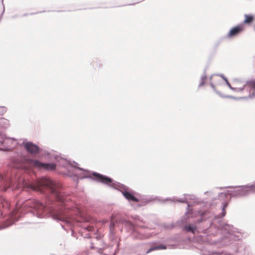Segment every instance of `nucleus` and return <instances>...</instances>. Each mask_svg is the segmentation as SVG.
Wrapping results in <instances>:
<instances>
[{"label":"nucleus","mask_w":255,"mask_h":255,"mask_svg":"<svg viewBox=\"0 0 255 255\" xmlns=\"http://www.w3.org/2000/svg\"><path fill=\"white\" fill-rule=\"evenodd\" d=\"M60 187V185L58 183L49 178L43 177L37 181L36 184L33 186L32 188L35 190H40L42 188H48L51 190L52 193L57 196Z\"/></svg>","instance_id":"nucleus-1"},{"label":"nucleus","mask_w":255,"mask_h":255,"mask_svg":"<svg viewBox=\"0 0 255 255\" xmlns=\"http://www.w3.org/2000/svg\"><path fill=\"white\" fill-rule=\"evenodd\" d=\"M31 163L34 166L40 169L54 170L56 167V165L54 163H43L36 160H31Z\"/></svg>","instance_id":"nucleus-2"},{"label":"nucleus","mask_w":255,"mask_h":255,"mask_svg":"<svg viewBox=\"0 0 255 255\" xmlns=\"http://www.w3.org/2000/svg\"><path fill=\"white\" fill-rule=\"evenodd\" d=\"M245 29V27L243 24H239L233 27L228 34V37L232 38L238 35Z\"/></svg>","instance_id":"nucleus-3"},{"label":"nucleus","mask_w":255,"mask_h":255,"mask_svg":"<svg viewBox=\"0 0 255 255\" xmlns=\"http://www.w3.org/2000/svg\"><path fill=\"white\" fill-rule=\"evenodd\" d=\"M93 175L96 177V179L98 181H100L103 183L109 184V183H111L112 181V179H111L106 176L101 175L100 174L95 173H94Z\"/></svg>","instance_id":"nucleus-4"},{"label":"nucleus","mask_w":255,"mask_h":255,"mask_svg":"<svg viewBox=\"0 0 255 255\" xmlns=\"http://www.w3.org/2000/svg\"><path fill=\"white\" fill-rule=\"evenodd\" d=\"M24 147L28 152L31 153H38L39 151L38 147L31 142L26 143L24 145Z\"/></svg>","instance_id":"nucleus-5"},{"label":"nucleus","mask_w":255,"mask_h":255,"mask_svg":"<svg viewBox=\"0 0 255 255\" xmlns=\"http://www.w3.org/2000/svg\"><path fill=\"white\" fill-rule=\"evenodd\" d=\"M30 204H31V205H30V206L31 208L36 209H43L44 208V206L42 205V204L37 200L28 201L27 205Z\"/></svg>","instance_id":"nucleus-6"},{"label":"nucleus","mask_w":255,"mask_h":255,"mask_svg":"<svg viewBox=\"0 0 255 255\" xmlns=\"http://www.w3.org/2000/svg\"><path fill=\"white\" fill-rule=\"evenodd\" d=\"M123 194L125 197L128 201L134 202H138L139 201L138 199L129 192L124 191L123 192Z\"/></svg>","instance_id":"nucleus-7"},{"label":"nucleus","mask_w":255,"mask_h":255,"mask_svg":"<svg viewBox=\"0 0 255 255\" xmlns=\"http://www.w3.org/2000/svg\"><path fill=\"white\" fill-rule=\"evenodd\" d=\"M244 24H251L255 19V16L253 14H245Z\"/></svg>","instance_id":"nucleus-8"},{"label":"nucleus","mask_w":255,"mask_h":255,"mask_svg":"<svg viewBox=\"0 0 255 255\" xmlns=\"http://www.w3.org/2000/svg\"><path fill=\"white\" fill-rule=\"evenodd\" d=\"M242 191L244 192H246L247 193L250 192H255V183L249 187H243L242 189Z\"/></svg>","instance_id":"nucleus-9"},{"label":"nucleus","mask_w":255,"mask_h":255,"mask_svg":"<svg viewBox=\"0 0 255 255\" xmlns=\"http://www.w3.org/2000/svg\"><path fill=\"white\" fill-rule=\"evenodd\" d=\"M166 249V247L165 246H163V245L157 246H156V247H153V248H151L149 249L147 251L146 254H148V253L151 252V251H154V250H161V249Z\"/></svg>","instance_id":"nucleus-10"},{"label":"nucleus","mask_w":255,"mask_h":255,"mask_svg":"<svg viewBox=\"0 0 255 255\" xmlns=\"http://www.w3.org/2000/svg\"><path fill=\"white\" fill-rule=\"evenodd\" d=\"M185 229L186 231L188 232H191L192 233H194V232L196 229V227L195 225H189L186 226L185 227Z\"/></svg>","instance_id":"nucleus-11"},{"label":"nucleus","mask_w":255,"mask_h":255,"mask_svg":"<svg viewBox=\"0 0 255 255\" xmlns=\"http://www.w3.org/2000/svg\"><path fill=\"white\" fill-rule=\"evenodd\" d=\"M14 142V140L10 138H6L4 139L2 142V144H8L9 143H12Z\"/></svg>","instance_id":"nucleus-12"},{"label":"nucleus","mask_w":255,"mask_h":255,"mask_svg":"<svg viewBox=\"0 0 255 255\" xmlns=\"http://www.w3.org/2000/svg\"><path fill=\"white\" fill-rule=\"evenodd\" d=\"M248 85L250 88L255 89V80L250 81Z\"/></svg>","instance_id":"nucleus-13"},{"label":"nucleus","mask_w":255,"mask_h":255,"mask_svg":"<svg viewBox=\"0 0 255 255\" xmlns=\"http://www.w3.org/2000/svg\"><path fill=\"white\" fill-rule=\"evenodd\" d=\"M85 229L88 231H92L93 230L94 227L93 226H89L86 227Z\"/></svg>","instance_id":"nucleus-14"},{"label":"nucleus","mask_w":255,"mask_h":255,"mask_svg":"<svg viewBox=\"0 0 255 255\" xmlns=\"http://www.w3.org/2000/svg\"><path fill=\"white\" fill-rule=\"evenodd\" d=\"M226 206H227V205H224V208H223L224 216L225 215V208L226 207Z\"/></svg>","instance_id":"nucleus-15"},{"label":"nucleus","mask_w":255,"mask_h":255,"mask_svg":"<svg viewBox=\"0 0 255 255\" xmlns=\"http://www.w3.org/2000/svg\"><path fill=\"white\" fill-rule=\"evenodd\" d=\"M113 221H111V225H110V227L111 228H112V226H114V225H113Z\"/></svg>","instance_id":"nucleus-16"},{"label":"nucleus","mask_w":255,"mask_h":255,"mask_svg":"<svg viewBox=\"0 0 255 255\" xmlns=\"http://www.w3.org/2000/svg\"><path fill=\"white\" fill-rule=\"evenodd\" d=\"M91 249H94V247H93V246H91Z\"/></svg>","instance_id":"nucleus-17"},{"label":"nucleus","mask_w":255,"mask_h":255,"mask_svg":"<svg viewBox=\"0 0 255 255\" xmlns=\"http://www.w3.org/2000/svg\"><path fill=\"white\" fill-rule=\"evenodd\" d=\"M245 88H247V89H248V87H245V88H244V89H245Z\"/></svg>","instance_id":"nucleus-18"},{"label":"nucleus","mask_w":255,"mask_h":255,"mask_svg":"<svg viewBox=\"0 0 255 255\" xmlns=\"http://www.w3.org/2000/svg\"><path fill=\"white\" fill-rule=\"evenodd\" d=\"M245 88H247V89H248V87H245V88H244V89H245Z\"/></svg>","instance_id":"nucleus-19"}]
</instances>
